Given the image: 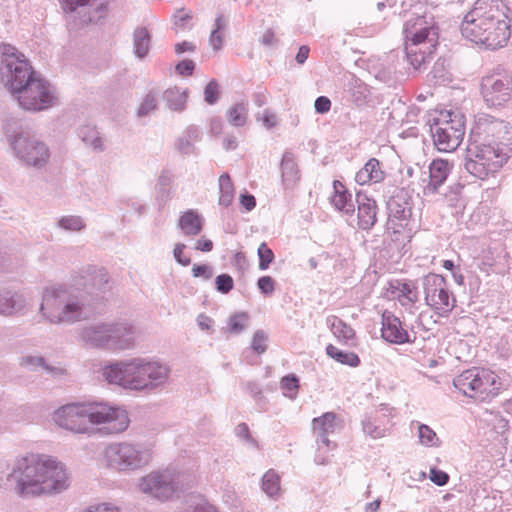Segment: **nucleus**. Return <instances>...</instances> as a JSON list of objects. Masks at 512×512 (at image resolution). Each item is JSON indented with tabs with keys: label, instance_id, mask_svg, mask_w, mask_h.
I'll return each mask as SVG.
<instances>
[{
	"label": "nucleus",
	"instance_id": "nucleus-61",
	"mask_svg": "<svg viewBox=\"0 0 512 512\" xmlns=\"http://www.w3.org/2000/svg\"><path fill=\"white\" fill-rule=\"evenodd\" d=\"M275 280L271 276H262L257 281V286L261 293L272 295L275 291Z\"/></svg>",
	"mask_w": 512,
	"mask_h": 512
},
{
	"label": "nucleus",
	"instance_id": "nucleus-16",
	"mask_svg": "<svg viewBox=\"0 0 512 512\" xmlns=\"http://www.w3.org/2000/svg\"><path fill=\"white\" fill-rule=\"evenodd\" d=\"M405 43L435 49L439 39V27L432 15L425 14L408 19L403 28Z\"/></svg>",
	"mask_w": 512,
	"mask_h": 512
},
{
	"label": "nucleus",
	"instance_id": "nucleus-44",
	"mask_svg": "<svg viewBox=\"0 0 512 512\" xmlns=\"http://www.w3.org/2000/svg\"><path fill=\"white\" fill-rule=\"evenodd\" d=\"M20 364L31 369H37L38 367H41L52 375H59L63 373V369L48 365L45 359L41 356H23Z\"/></svg>",
	"mask_w": 512,
	"mask_h": 512
},
{
	"label": "nucleus",
	"instance_id": "nucleus-22",
	"mask_svg": "<svg viewBox=\"0 0 512 512\" xmlns=\"http://www.w3.org/2000/svg\"><path fill=\"white\" fill-rule=\"evenodd\" d=\"M452 168L453 163L448 160L434 159L429 165V180L423 187V194L425 196L440 194Z\"/></svg>",
	"mask_w": 512,
	"mask_h": 512
},
{
	"label": "nucleus",
	"instance_id": "nucleus-26",
	"mask_svg": "<svg viewBox=\"0 0 512 512\" xmlns=\"http://www.w3.org/2000/svg\"><path fill=\"white\" fill-rule=\"evenodd\" d=\"M107 323H99L85 327L81 332V339L89 346L110 351Z\"/></svg>",
	"mask_w": 512,
	"mask_h": 512
},
{
	"label": "nucleus",
	"instance_id": "nucleus-31",
	"mask_svg": "<svg viewBox=\"0 0 512 512\" xmlns=\"http://www.w3.org/2000/svg\"><path fill=\"white\" fill-rule=\"evenodd\" d=\"M178 226L185 236H198L204 226V218L193 209L185 211L179 218Z\"/></svg>",
	"mask_w": 512,
	"mask_h": 512
},
{
	"label": "nucleus",
	"instance_id": "nucleus-39",
	"mask_svg": "<svg viewBox=\"0 0 512 512\" xmlns=\"http://www.w3.org/2000/svg\"><path fill=\"white\" fill-rule=\"evenodd\" d=\"M248 114V103L241 101L234 104L227 111V119L235 127H241L246 124Z\"/></svg>",
	"mask_w": 512,
	"mask_h": 512
},
{
	"label": "nucleus",
	"instance_id": "nucleus-37",
	"mask_svg": "<svg viewBox=\"0 0 512 512\" xmlns=\"http://www.w3.org/2000/svg\"><path fill=\"white\" fill-rule=\"evenodd\" d=\"M81 140L95 151L102 152L104 150V142L99 132L91 126H82L78 130Z\"/></svg>",
	"mask_w": 512,
	"mask_h": 512
},
{
	"label": "nucleus",
	"instance_id": "nucleus-41",
	"mask_svg": "<svg viewBox=\"0 0 512 512\" xmlns=\"http://www.w3.org/2000/svg\"><path fill=\"white\" fill-rule=\"evenodd\" d=\"M226 21L223 14L217 15L214 21V28L209 37V43L215 51L222 49L224 44V30Z\"/></svg>",
	"mask_w": 512,
	"mask_h": 512
},
{
	"label": "nucleus",
	"instance_id": "nucleus-35",
	"mask_svg": "<svg viewBox=\"0 0 512 512\" xmlns=\"http://www.w3.org/2000/svg\"><path fill=\"white\" fill-rule=\"evenodd\" d=\"M326 324L335 337L344 342H348L355 337L354 329L346 324L342 319L335 315L328 316Z\"/></svg>",
	"mask_w": 512,
	"mask_h": 512
},
{
	"label": "nucleus",
	"instance_id": "nucleus-49",
	"mask_svg": "<svg viewBox=\"0 0 512 512\" xmlns=\"http://www.w3.org/2000/svg\"><path fill=\"white\" fill-rule=\"evenodd\" d=\"M164 98L170 109L174 111H181L185 107L186 96L178 89H168L164 93Z\"/></svg>",
	"mask_w": 512,
	"mask_h": 512
},
{
	"label": "nucleus",
	"instance_id": "nucleus-10",
	"mask_svg": "<svg viewBox=\"0 0 512 512\" xmlns=\"http://www.w3.org/2000/svg\"><path fill=\"white\" fill-rule=\"evenodd\" d=\"M453 384L463 395L481 401L498 395L501 385L495 373L478 367L463 371Z\"/></svg>",
	"mask_w": 512,
	"mask_h": 512
},
{
	"label": "nucleus",
	"instance_id": "nucleus-54",
	"mask_svg": "<svg viewBox=\"0 0 512 512\" xmlns=\"http://www.w3.org/2000/svg\"><path fill=\"white\" fill-rule=\"evenodd\" d=\"M249 316L246 312H239L229 318V330L233 333H240L247 327Z\"/></svg>",
	"mask_w": 512,
	"mask_h": 512
},
{
	"label": "nucleus",
	"instance_id": "nucleus-27",
	"mask_svg": "<svg viewBox=\"0 0 512 512\" xmlns=\"http://www.w3.org/2000/svg\"><path fill=\"white\" fill-rule=\"evenodd\" d=\"M26 305V300L17 291L0 288V315L10 316L21 312Z\"/></svg>",
	"mask_w": 512,
	"mask_h": 512
},
{
	"label": "nucleus",
	"instance_id": "nucleus-29",
	"mask_svg": "<svg viewBox=\"0 0 512 512\" xmlns=\"http://www.w3.org/2000/svg\"><path fill=\"white\" fill-rule=\"evenodd\" d=\"M333 195L330 198L333 207L340 212L347 215H352L355 211V206L352 201V194L345 187V185L339 181H333Z\"/></svg>",
	"mask_w": 512,
	"mask_h": 512
},
{
	"label": "nucleus",
	"instance_id": "nucleus-2",
	"mask_svg": "<svg viewBox=\"0 0 512 512\" xmlns=\"http://www.w3.org/2000/svg\"><path fill=\"white\" fill-rule=\"evenodd\" d=\"M55 423L66 430L80 434H92L96 430L91 424H105L98 429L105 434H119L129 426L126 410L106 403H72L55 411Z\"/></svg>",
	"mask_w": 512,
	"mask_h": 512
},
{
	"label": "nucleus",
	"instance_id": "nucleus-6",
	"mask_svg": "<svg viewBox=\"0 0 512 512\" xmlns=\"http://www.w3.org/2000/svg\"><path fill=\"white\" fill-rule=\"evenodd\" d=\"M434 146L440 152H453L465 135V116L457 110H435L427 117Z\"/></svg>",
	"mask_w": 512,
	"mask_h": 512
},
{
	"label": "nucleus",
	"instance_id": "nucleus-12",
	"mask_svg": "<svg viewBox=\"0 0 512 512\" xmlns=\"http://www.w3.org/2000/svg\"><path fill=\"white\" fill-rule=\"evenodd\" d=\"M105 458L109 467L119 472H131L148 465L152 454L142 445L120 442L110 444L105 449Z\"/></svg>",
	"mask_w": 512,
	"mask_h": 512
},
{
	"label": "nucleus",
	"instance_id": "nucleus-46",
	"mask_svg": "<svg viewBox=\"0 0 512 512\" xmlns=\"http://www.w3.org/2000/svg\"><path fill=\"white\" fill-rule=\"evenodd\" d=\"M57 226L69 232H79L85 228L86 224L80 216L67 215L58 220Z\"/></svg>",
	"mask_w": 512,
	"mask_h": 512
},
{
	"label": "nucleus",
	"instance_id": "nucleus-24",
	"mask_svg": "<svg viewBox=\"0 0 512 512\" xmlns=\"http://www.w3.org/2000/svg\"><path fill=\"white\" fill-rule=\"evenodd\" d=\"M337 414L334 412H326L320 417L312 420V429L316 437L318 446H326L328 449H333L336 444L329 440V435L334 433L337 427Z\"/></svg>",
	"mask_w": 512,
	"mask_h": 512
},
{
	"label": "nucleus",
	"instance_id": "nucleus-4",
	"mask_svg": "<svg viewBox=\"0 0 512 512\" xmlns=\"http://www.w3.org/2000/svg\"><path fill=\"white\" fill-rule=\"evenodd\" d=\"M170 372L166 364L142 357L115 361L102 368V376L109 384L137 392L162 389Z\"/></svg>",
	"mask_w": 512,
	"mask_h": 512
},
{
	"label": "nucleus",
	"instance_id": "nucleus-43",
	"mask_svg": "<svg viewBox=\"0 0 512 512\" xmlns=\"http://www.w3.org/2000/svg\"><path fill=\"white\" fill-rule=\"evenodd\" d=\"M262 489L270 497L276 498L280 494V477L273 470H268L262 477Z\"/></svg>",
	"mask_w": 512,
	"mask_h": 512
},
{
	"label": "nucleus",
	"instance_id": "nucleus-57",
	"mask_svg": "<svg viewBox=\"0 0 512 512\" xmlns=\"http://www.w3.org/2000/svg\"><path fill=\"white\" fill-rule=\"evenodd\" d=\"M268 336L265 333L264 330H257L254 333L253 339H252V349L257 354H263L267 350V342Z\"/></svg>",
	"mask_w": 512,
	"mask_h": 512
},
{
	"label": "nucleus",
	"instance_id": "nucleus-34",
	"mask_svg": "<svg viewBox=\"0 0 512 512\" xmlns=\"http://www.w3.org/2000/svg\"><path fill=\"white\" fill-rule=\"evenodd\" d=\"M350 100L357 106H364L370 97V89L361 79L352 77L347 90Z\"/></svg>",
	"mask_w": 512,
	"mask_h": 512
},
{
	"label": "nucleus",
	"instance_id": "nucleus-11",
	"mask_svg": "<svg viewBox=\"0 0 512 512\" xmlns=\"http://www.w3.org/2000/svg\"><path fill=\"white\" fill-rule=\"evenodd\" d=\"M509 158L497 152L493 144H471L467 148L464 167L471 175L484 180L502 168Z\"/></svg>",
	"mask_w": 512,
	"mask_h": 512
},
{
	"label": "nucleus",
	"instance_id": "nucleus-52",
	"mask_svg": "<svg viewBox=\"0 0 512 512\" xmlns=\"http://www.w3.org/2000/svg\"><path fill=\"white\" fill-rule=\"evenodd\" d=\"M418 437L422 445L431 447L440 445L439 438L437 437L435 431L428 425L420 424L418 426Z\"/></svg>",
	"mask_w": 512,
	"mask_h": 512
},
{
	"label": "nucleus",
	"instance_id": "nucleus-15",
	"mask_svg": "<svg viewBox=\"0 0 512 512\" xmlns=\"http://www.w3.org/2000/svg\"><path fill=\"white\" fill-rule=\"evenodd\" d=\"M512 76L501 66L481 80V94L489 106H501L511 98Z\"/></svg>",
	"mask_w": 512,
	"mask_h": 512
},
{
	"label": "nucleus",
	"instance_id": "nucleus-45",
	"mask_svg": "<svg viewBox=\"0 0 512 512\" xmlns=\"http://www.w3.org/2000/svg\"><path fill=\"white\" fill-rule=\"evenodd\" d=\"M174 175L169 170H163L158 177L156 190L158 199L166 202L170 198V187L173 183Z\"/></svg>",
	"mask_w": 512,
	"mask_h": 512
},
{
	"label": "nucleus",
	"instance_id": "nucleus-33",
	"mask_svg": "<svg viewBox=\"0 0 512 512\" xmlns=\"http://www.w3.org/2000/svg\"><path fill=\"white\" fill-rule=\"evenodd\" d=\"M200 139V129L195 125H191L176 140L175 147L179 153L190 155L195 153L194 143L198 142Z\"/></svg>",
	"mask_w": 512,
	"mask_h": 512
},
{
	"label": "nucleus",
	"instance_id": "nucleus-50",
	"mask_svg": "<svg viewBox=\"0 0 512 512\" xmlns=\"http://www.w3.org/2000/svg\"><path fill=\"white\" fill-rule=\"evenodd\" d=\"M280 388L283 395L295 399L299 390V379L295 374H289L284 376L280 382Z\"/></svg>",
	"mask_w": 512,
	"mask_h": 512
},
{
	"label": "nucleus",
	"instance_id": "nucleus-25",
	"mask_svg": "<svg viewBox=\"0 0 512 512\" xmlns=\"http://www.w3.org/2000/svg\"><path fill=\"white\" fill-rule=\"evenodd\" d=\"M280 170L284 188L293 189L300 181L301 175L295 155L292 151L286 150L283 153Z\"/></svg>",
	"mask_w": 512,
	"mask_h": 512
},
{
	"label": "nucleus",
	"instance_id": "nucleus-18",
	"mask_svg": "<svg viewBox=\"0 0 512 512\" xmlns=\"http://www.w3.org/2000/svg\"><path fill=\"white\" fill-rule=\"evenodd\" d=\"M393 410L382 404L372 412L366 413L361 420L363 433L374 440L389 436L394 426Z\"/></svg>",
	"mask_w": 512,
	"mask_h": 512
},
{
	"label": "nucleus",
	"instance_id": "nucleus-7",
	"mask_svg": "<svg viewBox=\"0 0 512 512\" xmlns=\"http://www.w3.org/2000/svg\"><path fill=\"white\" fill-rule=\"evenodd\" d=\"M83 307L77 295L59 286L45 289L40 311L51 323L74 322L81 319Z\"/></svg>",
	"mask_w": 512,
	"mask_h": 512
},
{
	"label": "nucleus",
	"instance_id": "nucleus-56",
	"mask_svg": "<svg viewBox=\"0 0 512 512\" xmlns=\"http://www.w3.org/2000/svg\"><path fill=\"white\" fill-rule=\"evenodd\" d=\"M215 285L218 292L227 294L233 289L234 280L229 274L223 273L216 277Z\"/></svg>",
	"mask_w": 512,
	"mask_h": 512
},
{
	"label": "nucleus",
	"instance_id": "nucleus-36",
	"mask_svg": "<svg viewBox=\"0 0 512 512\" xmlns=\"http://www.w3.org/2000/svg\"><path fill=\"white\" fill-rule=\"evenodd\" d=\"M151 34L146 27H137L133 33V45L135 55L143 59L150 50Z\"/></svg>",
	"mask_w": 512,
	"mask_h": 512
},
{
	"label": "nucleus",
	"instance_id": "nucleus-51",
	"mask_svg": "<svg viewBox=\"0 0 512 512\" xmlns=\"http://www.w3.org/2000/svg\"><path fill=\"white\" fill-rule=\"evenodd\" d=\"M464 184L460 182H454L449 185L446 192L441 191V195H443L444 200L450 207H457L463 193Z\"/></svg>",
	"mask_w": 512,
	"mask_h": 512
},
{
	"label": "nucleus",
	"instance_id": "nucleus-42",
	"mask_svg": "<svg viewBox=\"0 0 512 512\" xmlns=\"http://www.w3.org/2000/svg\"><path fill=\"white\" fill-rule=\"evenodd\" d=\"M219 205L228 207L234 198V185L229 174L224 173L219 177Z\"/></svg>",
	"mask_w": 512,
	"mask_h": 512
},
{
	"label": "nucleus",
	"instance_id": "nucleus-59",
	"mask_svg": "<svg viewBox=\"0 0 512 512\" xmlns=\"http://www.w3.org/2000/svg\"><path fill=\"white\" fill-rule=\"evenodd\" d=\"M192 275L196 278H203L209 280L214 275V270L211 265L208 264H194L192 268Z\"/></svg>",
	"mask_w": 512,
	"mask_h": 512
},
{
	"label": "nucleus",
	"instance_id": "nucleus-9",
	"mask_svg": "<svg viewBox=\"0 0 512 512\" xmlns=\"http://www.w3.org/2000/svg\"><path fill=\"white\" fill-rule=\"evenodd\" d=\"M413 197L404 188H397L387 202L388 226L392 229V240L403 242L411 238L413 230Z\"/></svg>",
	"mask_w": 512,
	"mask_h": 512
},
{
	"label": "nucleus",
	"instance_id": "nucleus-3",
	"mask_svg": "<svg viewBox=\"0 0 512 512\" xmlns=\"http://www.w3.org/2000/svg\"><path fill=\"white\" fill-rule=\"evenodd\" d=\"M506 10L501 0H478L461 24L462 35L490 50L505 46L511 34Z\"/></svg>",
	"mask_w": 512,
	"mask_h": 512
},
{
	"label": "nucleus",
	"instance_id": "nucleus-1",
	"mask_svg": "<svg viewBox=\"0 0 512 512\" xmlns=\"http://www.w3.org/2000/svg\"><path fill=\"white\" fill-rule=\"evenodd\" d=\"M8 483L23 497L59 493L69 486L62 463L39 454H28L15 461Z\"/></svg>",
	"mask_w": 512,
	"mask_h": 512
},
{
	"label": "nucleus",
	"instance_id": "nucleus-62",
	"mask_svg": "<svg viewBox=\"0 0 512 512\" xmlns=\"http://www.w3.org/2000/svg\"><path fill=\"white\" fill-rule=\"evenodd\" d=\"M175 69L176 72L181 76H191L195 70V63L190 59H185L179 62Z\"/></svg>",
	"mask_w": 512,
	"mask_h": 512
},
{
	"label": "nucleus",
	"instance_id": "nucleus-19",
	"mask_svg": "<svg viewBox=\"0 0 512 512\" xmlns=\"http://www.w3.org/2000/svg\"><path fill=\"white\" fill-rule=\"evenodd\" d=\"M381 326V337L388 343L402 345L414 343L416 340V337L411 338L406 324L389 310L383 311Z\"/></svg>",
	"mask_w": 512,
	"mask_h": 512
},
{
	"label": "nucleus",
	"instance_id": "nucleus-23",
	"mask_svg": "<svg viewBox=\"0 0 512 512\" xmlns=\"http://www.w3.org/2000/svg\"><path fill=\"white\" fill-rule=\"evenodd\" d=\"M356 203L358 207V228L366 231L371 230L377 222L378 206L376 201L359 191L356 193Z\"/></svg>",
	"mask_w": 512,
	"mask_h": 512
},
{
	"label": "nucleus",
	"instance_id": "nucleus-30",
	"mask_svg": "<svg viewBox=\"0 0 512 512\" xmlns=\"http://www.w3.org/2000/svg\"><path fill=\"white\" fill-rule=\"evenodd\" d=\"M406 58L412 68L421 71L427 68L431 61L434 49H427L415 43H405Z\"/></svg>",
	"mask_w": 512,
	"mask_h": 512
},
{
	"label": "nucleus",
	"instance_id": "nucleus-8",
	"mask_svg": "<svg viewBox=\"0 0 512 512\" xmlns=\"http://www.w3.org/2000/svg\"><path fill=\"white\" fill-rule=\"evenodd\" d=\"M192 477L174 469L154 471L142 477L139 488L152 497L165 501L191 487Z\"/></svg>",
	"mask_w": 512,
	"mask_h": 512
},
{
	"label": "nucleus",
	"instance_id": "nucleus-28",
	"mask_svg": "<svg viewBox=\"0 0 512 512\" xmlns=\"http://www.w3.org/2000/svg\"><path fill=\"white\" fill-rule=\"evenodd\" d=\"M386 173L382 169L381 162L376 158H370L356 173L355 181L359 185L380 183L385 179Z\"/></svg>",
	"mask_w": 512,
	"mask_h": 512
},
{
	"label": "nucleus",
	"instance_id": "nucleus-20",
	"mask_svg": "<svg viewBox=\"0 0 512 512\" xmlns=\"http://www.w3.org/2000/svg\"><path fill=\"white\" fill-rule=\"evenodd\" d=\"M484 128L490 137L487 144H493L497 152H504L510 158L512 156V126L510 123L491 117Z\"/></svg>",
	"mask_w": 512,
	"mask_h": 512
},
{
	"label": "nucleus",
	"instance_id": "nucleus-38",
	"mask_svg": "<svg viewBox=\"0 0 512 512\" xmlns=\"http://www.w3.org/2000/svg\"><path fill=\"white\" fill-rule=\"evenodd\" d=\"M89 286L98 290L105 291L109 283L110 277L105 268H89L88 269ZM86 287L87 283L84 284Z\"/></svg>",
	"mask_w": 512,
	"mask_h": 512
},
{
	"label": "nucleus",
	"instance_id": "nucleus-53",
	"mask_svg": "<svg viewBox=\"0 0 512 512\" xmlns=\"http://www.w3.org/2000/svg\"><path fill=\"white\" fill-rule=\"evenodd\" d=\"M259 269L264 271L269 268L274 261V252L268 247L266 242H262L258 247Z\"/></svg>",
	"mask_w": 512,
	"mask_h": 512
},
{
	"label": "nucleus",
	"instance_id": "nucleus-58",
	"mask_svg": "<svg viewBox=\"0 0 512 512\" xmlns=\"http://www.w3.org/2000/svg\"><path fill=\"white\" fill-rule=\"evenodd\" d=\"M192 19L190 13H186L184 9L178 10L173 17V24L176 30H184L188 27L189 22Z\"/></svg>",
	"mask_w": 512,
	"mask_h": 512
},
{
	"label": "nucleus",
	"instance_id": "nucleus-47",
	"mask_svg": "<svg viewBox=\"0 0 512 512\" xmlns=\"http://www.w3.org/2000/svg\"><path fill=\"white\" fill-rule=\"evenodd\" d=\"M158 107V91L151 90L143 98L138 110V117L148 116L151 112L155 111Z\"/></svg>",
	"mask_w": 512,
	"mask_h": 512
},
{
	"label": "nucleus",
	"instance_id": "nucleus-40",
	"mask_svg": "<svg viewBox=\"0 0 512 512\" xmlns=\"http://www.w3.org/2000/svg\"><path fill=\"white\" fill-rule=\"evenodd\" d=\"M326 353L336 361L351 367H357L360 364V358L357 354L354 352L341 351L332 344H329L326 347Z\"/></svg>",
	"mask_w": 512,
	"mask_h": 512
},
{
	"label": "nucleus",
	"instance_id": "nucleus-63",
	"mask_svg": "<svg viewBox=\"0 0 512 512\" xmlns=\"http://www.w3.org/2000/svg\"><path fill=\"white\" fill-rule=\"evenodd\" d=\"M449 475L442 470L432 468L430 470V480L438 486H444L449 482Z\"/></svg>",
	"mask_w": 512,
	"mask_h": 512
},
{
	"label": "nucleus",
	"instance_id": "nucleus-60",
	"mask_svg": "<svg viewBox=\"0 0 512 512\" xmlns=\"http://www.w3.org/2000/svg\"><path fill=\"white\" fill-rule=\"evenodd\" d=\"M259 42L265 47L277 48L280 40L276 36L275 31L272 28H268L264 31L263 35L260 37Z\"/></svg>",
	"mask_w": 512,
	"mask_h": 512
},
{
	"label": "nucleus",
	"instance_id": "nucleus-64",
	"mask_svg": "<svg viewBox=\"0 0 512 512\" xmlns=\"http://www.w3.org/2000/svg\"><path fill=\"white\" fill-rule=\"evenodd\" d=\"M185 244L177 243L173 250L175 260L182 266H188L191 264V258L184 255Z\"/></svg>",
	"mask_w": 512,
	"mask_h": 512
},
{
	"label": "nucleus",
	"instance_id": "nucleus-17",
	"mask_svg": "<svg viewBox=\"0 0 512 512\" xmlns=\"http://www.w3.org/2000/svg\"><path fill=\"white\" fill-rule=\"evenodd\" d=\"M15 51L14 47L8 46L5 48L1 58V65L6 69L9 87L13 95L23 88L26 82H30V80L39 76L29 62L25 59H20Z\"/></svg>",
	"mask_w": 512,
	"mask_h": 512
},
{
	"label": "nucleus",
	"instance_id": "nucleus-32",
	"mask_svg": "<svg viewBox=\"0 0 512 512\" xmlns=\"http://www.w3.org/2000/svg\"><path fill=\"white\" fill-rule=\"evenodd\" d=\"M388 291L393 298L398 299L400 302H402V299H406L408 303L414 304L419 300L418 289L410 282L401 280L390 281Z\"/></svg>",
	"mask_w": 512,
	"mask_h": 512
},
{
	"label": "nucleus",
	"instance_id": "nucleus-5",
	"mask_svg": "<svg viewBox=\"0 0 512 512\" xmlns=\"http://www.w3.org/2000/svg\"><path fill=\"white\" fill-rule=\"evenodd\" d=\"M4 133L12 155L24 166L41 169L50 158L46 143L37 139L15 121L7 122Z\"/></svg>",
	"mask_w": 512,
	"mask_h": 512
},
{
	"label": "nucleus",
	"instance_id": "nucleus-55",
	"mask_svg": "<svg viewBox=\"0 0 512 512\" xmlns=\"http://www.w3.org/2000/svg\"><path fill=\"white\" fill-rule=\"evenodd\" d=\"M220 96V87L215 79H212L204 89V100L209 104H215Z\"/></svg>",
	"mask_w": 512,
	"mask_h": 512
},
{
	"label": "nucleus",
	"instance_id": "nucleus-14",
	"mask_svg": "<svg viewBox=\"0 0 512 512\" xmlns=\"http://www.w3.org/2000/svg\"><path fill=\"white\" fill-rule=\"evenodd\" d=\"M19 105L28 111H41L55 105L56 96L51 85L37 76L36 78L26 82L19 91L13 95Z\"/></svg>",
	"mask_w": 512,
	"mask_h": 512
},
{
	"label": "nucleus",
	"instance_id": "nucleus-48",
	"mask_svg": "<svg viewBox=\"0 0 512 512\" xmlns=\"http://www.w3.org/2000/svg\"><path fill=\"white\" fill-rule=\"evenodd\" d=\"M401 73H398L392 65L381 67L375 77L377 80L385 83L388 86H395L401 81Z\"/></svg>",
	"mask_w": 512,
	"mask_h": 512
},
{
	"label": "nucleus",
	"instance_id": "nucleus-13",
	"mask_svg": "<svg viewBox=\"0 0 512 512\" xmlns=\"http://www.w3.org/2000/svg\"><path fill=\"white\" fill-rule=\"evenodd\" d=\"M426 304L440 316H448L456 306V298L447 280L436 273H428L422 279Z\"/></svg>",
	"mask_w": 512,
	"mask_h": 512
},
{
	"label": "nucleus",
	"instance_id": "nucleus-21",
	"mask_svg": "<svg viewBox=\"0 0 512 512\" xmlns=\"http://www.w3.org/2000/svg\"><path fill=\"white\" fill-rule=\"evenodd\" d=\"M110 351H123L134 347L136 327L127 321L107 323Z\"/></svg>",
	"mask_w": 512,
	"mask_h": 512
}]
</instances>
